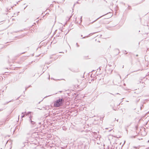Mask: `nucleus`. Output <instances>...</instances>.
Listing matches in <instances>:
<instances>
[{
  "mask_svg": "<svg viewBox=\"0 0 149 149\" xmlns=\"http://www.w3.org/2000/svg\"><path fill=\"white\" fill-rule=\"evenodd\" d=\"M64 102V100L62 99H59L57 100L54 103V106L56 107L61 106Z\"/></svg>",
  "mask_w": 149,
  "mask_h": 149,
  "instance_id": "obj_1",
  "label": "nucleus"
},
{
  "mask_svg": "<svg viewBox=\"0 0 149 149\" xmlns=\"http://www.w3.org/2000/svg\"><path fill=\"white\" fill-rule=\"evenodd\" d=\"M29 118H30V121H31V124L33 125L35 123V122L34 121H32L31 120V116H30Z\"/></svg>",
  "mask_w": 149,
  "mask_h": 149,
  "instance_id": "obj_2",
  "label": "nucleus"
},
{
  "mask_svg": "<svg viewBox=\"0 0 149 149\" xmlns=\"http://www.w3.org/2000/svg\"><path fill=\"white\" fill-rule=\"evenodd\" d=\"M31 113L30 112H28L27 113H26V112H25V113H22V114H24V113H25V114H26V115H27L28 114H29V113Z\"/></svg>",
  "mask_w": 149,
  "mask_h": 149,
  "instance_id": "obj_3",
  "label": "nucleus"
},
{
  "mask_svg": "<svg viewBox=\"0 0 149 149\" xmlns=\"http://www.w3.org/2000/svg\"><path fill=\"white\" fill-rule=\"evenodd\" d=\"M25 115H26V114H24L22 116V118H23L25 116Z\"/></svg>",
  "mask_w": 149,
  "mask_h": 149,
  "instance_id": "obj_4",
  "label": "nucleus"
},
{
  "mask_svg": "<svg viewBox=\"0 0 149 149\" xmlns=\"http://www.w3.org/2000/svg\"><path fill=\"white\" fill-rule=\"evenodd\" d=\"M82 16L81 17L80 19V23H81L82 22Z\"/></svg>",
  "mask_w": 149,
  "mask_h": 149,
  "instance_id": "obj_5",
  "label": "nucleus"
},
{
  "mask_svg": "<svg viewBox=\"0 0 149 149\" xmlns=\"http://www.w3.org/2000/svg\"><path fill=\"white\" fill-rule=\"evenodd\" d=\"M76 45L77 47H78L79 46V45H78V44L77 43H76Z\"/></svg>",
  "mask_w": 149,
  "mask_h": 149,
  "instance_id": "obj_6",
  "label": "nucleus"
},
{
  "mask_svg": "<svg viewBox=\"0 0 149 149\" xmlns=\"http://www.w3.org/2000/svg\"><path fill=\"white\" fill-rule=\"evenodd\" d=\"M102 17V16H101V17H99V18H100V17Z\"/></svg>",
  "mask_w": 149,
  "mask_h": 149,
  "instance_id": "obj_7",
  "label": "nucleus"
},
{
  "mask_svg": "<svg viewBox=\"0 0 149 149\" xmlns=\"http://www.w3.org/2000/svg\"><path fill=\"white\" fill-rule=\"evenodd\" d=\"M148 143H149V140H148Z\"/></svg>",
  "mask_w": 149,
  "mask_h": 149,
  "instance_id": "obj_8",
  "label": "nucleus"
},
{
  "mask_svg": "<svg viewBox=\"0 0 149 149\" xmlns=\"http://www.w3.org/2000/svg\"><path fill=\"white\" fill-rule=\"evenodd\" d=\"M120 78L121 79V77L120 76Z\"/></svg>",
  "mask_w": 149,
  "mask_h": 149,
  "instance_id": "obj_9",
  "label": "nucleus"
},
{
  "mask_svg": "<svg viewBox=\"0 0 149 149\" xmlns=\"http://www.w3.org/2000/svg\"><path fill=\"white\" fill-rule=\"evenodd\" d=\"M85 38V37L83 38Z\"/></svg>",
  "mask_w": 149,
  "mask_h": 149,
  "instance_id": "obj_10",
  "label": "nucleus"
}]
</instances>
